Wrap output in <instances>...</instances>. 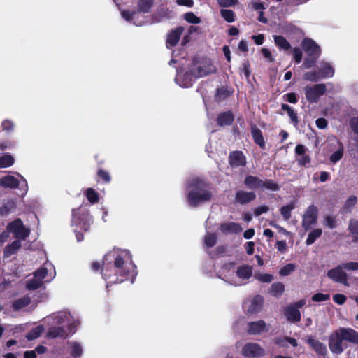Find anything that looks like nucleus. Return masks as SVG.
Wrapping results in <instances>:
<instances>
[{
    "instance_id": "nucleus-6",
    "label": "nucleus",
    "mask_w": 358,
    "mask_h": 358,
    "mask_svg": "<svg viewBox=\"0 0 358 358\" xmlns=\"http://www.w3.org/2000/svg\"><path fill=\"white\" fill-rule=\"evenodd\" d=\"M191 68L197 78L215 73L217 71L212 61L208 58L199 62H194Z\"/></svg>"
},
{
    "instance_id": "nucleus-47",
    "label": "nucleus",
    "mask_w": 358,
    "mask_h": 358,
    "mask_svg": "<svg viewBox=\"0 0 358 358\" xmlns=\"http://www.w3.org/2000/svg\"><path fill=\"white\" fill-rule=\"evenodd\" d=\"M220 15L223 19L229 23L235 21V13L229 9H222L220 10Z\"/></svg>"
},
{
    "instance_id": "nucleus-29",
    "label": "nucleus",
    "mask_w": 358,
    "mask_h": 358,
    "mask_svg": "<svg viewBox=\"0 0 358 358\" xmlns=\"http://www.w3.org/2000/svg\"><path fill=\"white\" fill-rule=\"evenodd\" d=\"M234 121V115L230 111L223 112L217 117V124L220 127L230 125Z\"/></svg>"
},
{
    "instance_id": "nucleus-24",
    "label": "nucleus",
    "mask_w": 358,
    "mask_h": 358,
    "mask_svg": "<svg viewBox=\"0 0 358 358\" xmlns=\"http://www.w3.org/2000/svg\"><path fill=\"white\" fill-rule=\"evenodd\" d=\"M318 72L322 79L331 78L334 75V69L329 62L322 61L320 63Z\"/></svg>"
},
{
    "instance_id": "nucleus-50",
    "label": "nucleus",
    "mask_w": 358,
    "mask_h": 358,
    "mask_svg": "<svg viewBox=\"0 0 358 358\" xmlns=\"http://www.w3.org/2000/svg\"><path fill=\"white\" fill-rule=\"evenodd\" d=\"M231 95V92L226 88L222 87L217 90L216 99L217 101H222Z\"/></svg>"
},
{
    "instance_id": "nucleus-15",
    "label": "nucleus",
    "mask_w": 358,
    "mask_h": 358,
    "mask_svg": "<svg viewBox=\"0 0 358 358\" xmlns=\"http://www.w3.org/2000/svg\"><path fill=\"white\" fill-rule=\"evenodd\" d=\"M330 145L336 150L329 156V161L332 164H336L340 161L343 156L344 147L343 143L336 137L333 136L329 138Z\"/></svg>"
},
{
    "instance_id": "nucleus-44",
    "label": "nucleus",
    "mask_w": 358,
    "mask_h": 358,
    "mask_svg": "<svg viewBox=\"0 0 358 358\" xmlns=\"http://www.w3.org/2000/svg\"><path fill=\"white\" fill-rule=\"evenodd\" d=\"M85 196L87 200L92 203L94 204L99 202V194L92 188H87L85 191Z\"/></svg>"
},
{
    "instance_id": "nucleus-64",
    "label": "nucleus",
    "mask_w": 358,
    "mask_h": 358,
    "mask_svg": "<svg viewBox=\"0 0 358 358\" xmlns=\"http://www.w3.org/2000/svg\"><path fill=\"white\" fill-rule=\"evenodd\" d=\"M324 224L329 229H334L336 227L335 217L327 216L324 218Z\"/></svg>"
},
{
    "instance_id": "nucleus-13",
    "label": "nucleus",
    "mask_w": 358,
    "mask_h": 358,
    "mask_svg": "<svg viewBox=\"0 0 358 358\" xmlns=\"http://www.w3.org/2000/svg\"><path fill=\"white\" fill-rule=\"evenodd\" d=\"M242 354L248 358H259L265 355V351L261 345L257 343H248L243 349Z\"/></svg>"
},
{
    "instance_id": "nucleus-62",
    "label": "nucleus",
    "mask_w": 358,
    "mask_h": 358,
    "mask_svg": "<svg viewBox=\"0 0 358 358\" xmlns=\"http://www.w3.org/2000/svg\"><path fill=\"white\" fill-rule=\"evenodd\" d=\"M293 57L296 64H299L302 59V51L300 48H294L292 50Z\"/></svg>"
},
{
    "instance_id": "nucleus-5",
    "label": "nucleus",
    "mask_w": 358,
    "mask_h": 358,
    "mask_svg": "<svg viewBox=\"0 0 358 358\" xmlns=\"http://www.w3.org/2000/svg\"><path fill=\"white\" fill-rule=\"evenodd\" d=\"M92 222L87 209L80 207L72 210L71 226L76 227L73 231L78 242L84 238L81 231H88Z\"/></svg>"
},
{
    "instance_id": "nucleus-53",
    "label": "nucleus",
    "mask_w": 358,
    "mask_h": 358,
    "mask_svg": "<svg viewBox=\"0 0 358 358\" xmlns=\"http://www.w3.org/2000/svg\"><path fill=\"white\" fill-rule=\"evenodd\" d=\"M357 199L355 196H350L348 197V199L346 200L343 208L346 212H350L352 208L355 206L357 203Z\"/></svg>"
},
{
    "instance_id": "nucleus-10",
    "label": "nucleus",
    "mask_w": 358,
    "mask_h": 358,
    "mask_svg": "<svg viewBox=\"0 0 358 358\" xmlns=\"http://www.w3.org/2000/svg\"><path fill=\"white\" fill-rule=\"evenodd\" d=\"M196 79H197V77L195 76L192 69L189 71L178 69L177 70L175 81L177 85L182 87H189L193 85Z\"/></svg>"
},
{
    "instance_id": "nucleus-61",
    "label": "nucleus",
    "mask_w": 358,
    "mask_h": 358,
    "mask_svg": "<svg viewBox=\"0 0 358 358\" xmlns=\"http://www.w3.org/2000/svg\"><path fill=\"white\" fill-rule=\"evenodd\" d=\"M218 4L222 7H231L238 3V0H217Z\"/></svg>"
},
{
    "instance_id": "nucleus-27",
    "label": "nucleus",
    "mask_w": 358,
    "mask_h": 358,
    "mask_svg": "<svg viewBox=\"0 0 358 358\" xmlns=\"http://www.w3.org/2000/svg\"><path fill=\"white\" fill-rule=\"evenodd\" d=\"M220 230L224 234H238L242 231L243 229L238 223L225 222L220 225Z\"/></svg>"
},
{
    "instance_id": "nucleus-16",
    "label": "nucleus",
    "mask_w": 358,
    "mask_h": 358,
    "mask_svg": "<svg viewBox=\"0 0 358 358\" xmlns=\"http://www.w3.org/2000/svg\"><path fill=\"white\" fill-rule=\"evenodd\" d=\"M252 274V267L249 265H241L236 268L235 280L238 282L236 286H241L245 284Z\"/></svg>"
},
{
    "instance_id": "nucleus-51",
    "label": "nucleus",
    "mask_w": 358,
    "mask_h": 358,
    "mask_svg": "<svg viewBox=\"0 0 358 358\" xmlns=\"http://www.w3.org/2000/svg\"><path fill=\"white\" fill-rule=\"evenodd\" d=\"M282 109L287 113L292 122L295 123L298 122L297 114L289 105L285 103L282 104Z\"/></svg>"
},
{
    "instance_id": "nucleus-3",
    "label": "nucleus",
    "mask_w": 358,
    "mask_h": 358,
    "mask_svg": "<svg viewBox=\"0 0 358 358\" xmlns=\"http://www.w3.org/2000/svg\"><path fill=\"white\" fill-rule=\"evenodd\" d=\"M187 201L192 207L210 200L212 192L210 185L198 177L189 178L186 182Z\"/></svg>"
},
{
    "instance_id": "nucleus-7",
    "label": "nucleus",
    "mask_w": 358,
    "mask_h": 358,
    "mask_svg": "<svg viewBox=\"0 0 358 358\" xmlns=\"http://www.w3.org/2000/svg\"><path fill=\"white\" fill-rule=\"evenodd\" d=\"M20 179H17L13 176H6L0 179V186L5 188H16L20 186V190L22 192V194L24 195L27 192L28 185L26 179L21 175L17 174Z\"/></svg>"
},
{
    "instance_id": "nucleus-60",
    "label": "nucleus",
    "mask_w": 358,
    "mask_h": 358,
    "mask_svg": "<svg viewBox=\"0 0 358 358\" xmlns=\"http://www.w3.org/2000/svg\"><path fill=\"white\" fill-rule=\"evenodd\" d=\"M97 174L99 178H101L104 182L108 183L110 182L111 178L110 176V173L103 170V169H99L97 172Z\"/></svg>"
},
{
    "instance_id": "nucleus-36",
    "label": "nucleus",
    "mask_w": 358,
    "mask_h": 358,
    "mask_svg": "<svg viewBox=\"0 0 358 358\" xmlns=\"http://www.w3.org/2000/svg\"><path fill=\"white\" fill-rule=\"evenodd\" d=\"M153 3V0H138L137 2L138 11L143 13L150 12Z\"/></svg>"
},
{
    "instance_id": "nucleus-18",
    "label": "nucleus",
    "mask_w": 358,
    "mask_h": 358,
    "mask_svg": "<svg viewBox=\"0 0 358 358\" xmlns=\"http://www.w3.org/2000/svg\"><path fill=\"white\" fill-rule=\"evenodd\" d=\"M248 332L250 334L257 335L268 332L271 329V325L266 323L264 320L250 322L248 324Z\"/></svg>"
},
{
    "instance_id": "nucleus-8",
    "label": "nucleus",
    "mask_w": 358,
    "mask_h": 358,
    "mask_svg": "<svg viewBox=\"0 0 358 358\" xmlns=\"http://www.w3.org/2000/svg\"><path fill=\"white\" fill-rule=\"evenodd\" d=\"M236 267L234 263L225 264L220 270L218 277L227 283L236 286L238 282L235 280Z\"/></svg>"
},
{
    "instance_id": "nucleus-63",
    "label": "nucleus",
    "mask_w": 358,
    "mask_h": 358,
    "mask_svg": "<svg viewBox=\"0 0 358 358\" xmlns=\"http://www.w3.org/2000/svg\"><path fill=\"white\" fill-rule=\"evenodd\" d=\"M344 269L347 271H357L358 262H350L342 264Z\"/></svg>"
},
{
    "instance_id": "nucleus-20",
    "label": "nucleus",
    "mask_w": 358,
    "mask_h": 358,
    "mask_svg": "<svg viewBox=\"0 0 358 358\" xmlns=\"http://www.w3.org/2000/svg\"><path fill=\"white\" fill-rule=\"evenodd\" d=\"M229 163L232 168L245 166L247 163L246 157L241 151H233L229 153Z\"/></svg>"
},
{
    "instance_id": "nucleus-31",
    "label": "nucleus",
    "mask_w": 358,
    "mask_h": 358,
    "mask_svg": "<svg viewBox=\"0 0 358 358\" xmlns=\"http://www.w3.org/2000/svg\"><path fill=\"white\" fill-rule=\"evenodd\" d=\"M308 343L319 354L324 355L327 352L326 345L318 340L312 337L308 338Z\"/></svg>"
},
{
    "instance_id": "nucleus-1",
    "label": "nucleus",
    "mask_w": 358,
    "mask_h": 358,
    "mask_svg": "<svg viewBox=\"0 0 358 358\" xmlns=\"http://www.w3.org/2000/svg\"><path fill=\"white\" fill-rule=\"evenodd\" d=\"M136 275V266L128 250L114 248L104 256L102 277L107 281V288L110 284L121 283L126 280L134 283Z\"/></svg>"
},
{
    "instance_id": "nucleus-42",
    "label": "nucleus",
    "mask_w": 358,
    "mask_h": 358,
    "mask_svg": "<svg viewBox=\"0 0 358 358\" xmlns=\"http://www.w3.org/2000/svg\"><path fill=\"white\" fill-rule=\"evenodd\" d=\"M285 291V286L282 282H278L271 285L270 292L274 296H279Z\"/></svg>"
},
{
    "instance_id": "nucleus-40",
    "label": "nucleus",
    "mask_w": 358,
    "mask_h": 358,
    "mask_svg": "<svg viewBox=\"0 0 358 358\" xmlns=\"http://www.w3.org/2000/svg\"><path fill=\"white\" fill-rule=\"evenodd\" d=\"M261 189L276 192L280 189V186L272 180H262Z\"/></svg>"
},
{
    "instance_id": "nucleus-49",
    "label": "nucleus",
    "mask_w": 358,
    "mask_h": 358,
    "mask_svg": "<svg viewBox=\"0 0 358 358\" xmlns=\"http://www.w3.org/2000/svg\"><path fill=\"white\" fill-rule=\"evenodd\" d=\"M294 208V203H289L284 206L280 209L281 215L285 220H288L291 217V212Z\"/></svg>"
},
{
    "instance_id": "nucleus-2",
    "label": "nucleus",
    "mask_w": 358,
    "mask_h": 358,
    "mask_svg": "<svg viewBox=\"0 0 358 358\" xmlns=\"http://www.w3.org/2000/svg\"><path fill=\"white\" fill-rule=\"evenodd\" d=\"M44 321L48 327L46 333L48 338L66 339L75 334L80 324L79 318L67 310L54 313Z\"/></svg>"
},
{
    "instance_id": "nucleus-35",
    "label": "nucleus",
    "mask_w": 358,
    "mask_h": 358,
    "mask_svg": "<svg viewBox=\"0 0 358 358\" xmlns=\"http://www.w3.org/2000/svg\"><path fill=\"white\" fill-rule=\"evenodd\" d=\"M30 303L31 298L28 296H24L13 301L12 308L14 310L17 311L27 306Z\"/></svg>"
},
{
    "instance_id": "nucleus-59",
    "label": "nucleus",
    "mask_w": 358,
    "mask_h": 358,
    "mask_svg": "<svg viewBox=\"0 0 358 358\" xmlns=\"http://www.w3.org/2000/svg\"><path fill=\"white\" fill-rule=\"evenodd\" d=\"M1 127L5 131H11L14 129V123L10 120H5L2 122Z\"/></svg>"
},
{
    "instance_id": "nucleus-41",
    "label": "nucleus",
    "mask_w": 358,
    "mask_h": 358,
    "mask_svg": "<svg viewBox=\"0 0 358 358\" xmlns=\"http://www.w3.org/2000/svg\"><path fill=\"white\" fill-rule=\"evenodd\" d=\"M275 43L280 49L287 50L291 48L287 40L282 36H273Z\"/></svg>"
},
{
    "instance_id": "nucleus-17",
    "label": "nucleus",
    "mask_w": 358,
    "mask_h": 358,
    "mask_svg": "<svg viewBox=\"0 0 358 358\" xmlns=\"http://www.w3.org/2000/svg\"><path fill=\"white\" fill-rule=\"evenodd\" d=\"M343 267L342 265H339L332 269H330L327 272V276L331 280L341 283L345 286H348V275L343 271Z\"/></svg>"
},
{
    "instance_id": "nucleus-52",
    "label": "nucleus",
    "mask_w": 358,
    "mask_h": 358,
    "mask_svg": "<svg viewBox=\"0 0 358 358\" xmlns=\"http://www.w3.org/2000/svg\"><path fill=\"white\" fill-rule=\"evenodd\" d=\"M295 268L296 266L294 264H287L279 271V274L281 276H287L292 273Z\"/></svg>"
},
{
    "instance_id": "nucleus-19",
    "label": "nucleus",
    "mask_w": 358,
    "mask_h": 358,
    "mask_svg": "<svg viewBox=\"0 0 358 358\" xmlns=\"http://www.w3.org/2000/svg\"><path fill=\"white\" fill-rule=\"evenodd\" d=\"M302 48L309 57H319L320 55V48L313 39H303L302 41Z\"/></svg>"
},
{
    "instance_id": "nucleus-9",
    "label": "nucleus",
    "mask_w": 358,
    "mask_h": 358,
    "mask_svg": "<svg viewBox=\"0 0 358 358\" xmlns=\"http://www.w3.org/2000/svg\"><path fill=\"white\" fill-rule=\"evenodd\" d=\"M327 87L324 84H315L312 86L305 87V94L306 99L310 103H316L320 97L324 94Z\"/></svg>"
},
{
    "instance_id": "nucleus-34",
    "label": "nucleus",
    "mask_w": 358,
    "mask_h": 358,
    "mask_svg": "<svg viewBox=\"0 0 358 358\" xmlns=\"http://www.w3.org/2000/svg\"><path fill=\"white\" fill-rule=\"evenodd\" d=\"M138 13L135 11L130 10H122L121 15L122 17L124 18L127 22H132L136 26H142L144 24V22H137L136 20V16Z\"/></svg>"
},
{
    "instance_id": "nucleus-58",
    "label": "nucleus",
    "mask_w": 358,
    "mask_h": 358,
    "mask_svg": "<svg viewBox=\"0 0 358 358\" xmlns=\"http://www.w3.org/2000/svg\"><path fill=\"white\" fill-rule=\"evenodd\" d=\"M318 57H309L304 59L303 66L305 69H310L317 62Z\"/></svg>"
},
{
    "instance_id": "nucleus-14",
    "label": "nucleus",
    "mask_w": 358,
    "mask_h": 358,
    "mask_svg": "<svg viewBox=\"0 0 358 358\" xmlns=\"http://www.w3.org/2000/svg\"><path fill=\"white\" fill-rule=\"evenodd\" d=\"M343 341L339 329L333 332L329 338V348L331 352L336 355L341 354L344 350L343 348Z\"/></svg>"
},
{
    "instance_id": "nucleus-12",
    "label": "nucleus",
    "mask_w": 358,
    "mask_h": 358,
    "mask_svg": "<svg viewBox=\"0 0 358 358\" xmlns=\"http://www.w3.org/2000/svg\"><path fill=\"white\" fill-rule=\"evenodd\" d=\"M318 210L314 205H310L303 215L302 227L306 230H309L317 222Z\"/></svg>"
},
{
    "instance_id": "nucleus-11",
    "label": "nucleus",
    "mask_w": 358,
    "mask_h": 358,
    "mask_svg": "<svg viewBox=\"0 0 358 358\" xmlns=\"http://www.w3.org/2000/svg\"><path fill=\"white\" fill-rule=\"evenodd\" d=\"M7 230L15 235L17 238L24 240L29 236L30 230L26 228L22 220L19 218L9 223L7 226Z\"/></svg>"
},
{
    "instance_id": "nucleus-43",
    "label": "nucleus",
    "mask_w": 358,
    "mask_h": 358,
    "mask_svg": "<svg viewBox=\"0 0 358 358\" xmlns=\"http://www.w3.org/2000/svg\"><path fill=\"white\" fill-rule=\"evenodd\" d=\"M15 159L10 155L6 154L0 157V168H7L14 164Z\"/></svg>"
},
{
    "instance_id": "nucleus-32",
    "label": "nucleus",
    "mask_w": 358,
    "mask_h": 358,
    "mask_svg": "<svg viewBox=\"0 0 358 358\" xmlns=\"http://www.w3.org/2000/svg\"><path fill=\"white\" fill-rule=\"evenodd\" d=\"M251 134L255 143L259 145L262 148H264L265 142L261 130L256 126H252Z\"/></svg>"
},
{
    "instance_id": "nucleus-56",
    "label": "nucleus",
    "mask_w": 358,
    "mask_h": 358,
    "mask_svg": "<svg viewBox=\"0 0 358 358\" xmlns=\"http://www.w3.org/2000/svg\"><path fill=\"white\" fill-rule=\"evenodd\" d=\"M330 299L329 294H324L322 293H317L312 296V300L315 302H322L327 301Z\"/></svg>"
},
{
    "instance_id": "nucleus-28",
    "label": "nucleus",
    "mask_w": 358,
    "mask_h": 358,
    "mask_svg": "<svg viewBox=\"0 0 358 358\" xmlns=\"http://www.w3.org/2000/svg\"><path fill=\"white\" fill-rule=\"evenodd\" d=\"M263 306V298L259 295L255 296L250 301L248 307V312L250 313H256L261 310Z\"/></svg>"
},
{
    "instance_id": "nucleus-54",
    "label": "nucleus",
    "mask_w": 358,
    "mask_h": 358,
    "mask_svg": "<svg viewBox=\"0 0 358 358\" xmlns=\"http://www.w3.org/2000/svg\"><path fill=\"white\" fill-rule=\"evenodd\" d=\"M185 20L192 24H199L201 22V20L199 17L196 16L193 13L189 12L187 13L184 16Z\"/></svg>"
},
{
    "instance_id": "nucleus-33",
    "label": "nucleus",
    "mask_w": 358,
    "mask_h": 358,
    "mask_svg": "<svg viewBox=\"0 0 358 358\" xmlns=\"http://www.w3.org/2000/svg\"><path fill=\"white\" fill-rule=\"evenodd\" d=\"M244 184L250 189L261 188L262 179L252 176H248L245 177Z\"/></svg>"
},
{
    "instance_id": "nucleus-57",
    "label": "nucleus",
    "mask_w": 358,
    "mask_h": 358,
    "mask_svg": "<svg viewBox=\"0 0 358 358\" xmlns=\"http://www.w3.org/2000/svg\"><path fill=\"white\" fill-rule=\"evenodd\" d=\"M349 125L353 133L358 135V117L350 118Z\"/></svg>"
},
{
    "instance_id": "nucleus-26",
    "label": "nucleus",
    "mask_w": 358,
    "mask_h": 358,
    "mask_svg": "<svg viewBox=\"0 0 358 358\" xmlns=\"http://www.w3.org/2000/svg\"><path fill=\"white\" fill-rule=\"evenodd\" d=\"M183 31L182 27H177L175 30H173L167 36L166 46L170 48L176 45L178 42L179 38Z\"/></svg>"
},
{
    "instance_id": "nucleus-23",
    "label": "nucleus",
    "mask_w": 358,
    "mask_h": 358,
    "mask_svg": "<svg viewBox=\"0 0 358 358\" xmlns=\"http://www.w3.org/2000/svg\"><path fill=\"white\" fill-rule=\"evenodd\" d=\"M284 313L287 320L290 322L294 323L301 320V313L294 306H289L286 307Z\"/></svg>"
},
{
    "instance_id": "nucleus-25",
    "label": "nucleus",
    "mask_w": 358,
    "mask_h": 358,
    "mask_svg": "<svg viewBox=\"0 0 358 358\" xmlns=\"http://www.w3.org/2000/svg\"><path fill=\"white\" fill-rule=\"evenodd\" d=\"M256 195L254 192L240 190L236 192L235 200L241 204H245L253 201Z\"/></svg>"
},
{
    "instance_id": "nucleus-39",
    "label": "nucleus",
    "mask_w": 358,
    "mask_h": 358,
    "mask_svg": "<svg viewBox=\"0 0 358 358\" xmlns=\"http://www.w3.org/2000/svg\"><path fill=\"white\" fill-rule=\"evenodd\" d=\"M348 230L353 241H358V220H351L349 222Z\"/></svg>"
},
{
    "instance_id": "nucleus-21",
    "label": "nucleus",
    "mask_w": 358,
    "mask_h": 358,
    "mask_svg": "<svg viewBox=\"0 0 358 358\" xmlns=\"http://www.w3.org/2000/svg\"><path fill=\"white\" fill-rule=\"evenodd\" d=\"M339 331L342 338L349 343L358 344V332L351 328L340 327Z\"/></svg>"
},
{
    "instance_id": "nucleus-4",
    "label": "nucleus",
    "mask_w": 358,
    "mask_h": 358,
    "mask_svg": "<svg viewBox=\"0 0 358 358\" xmlns=\"http://www.w3.org/2000/svg\"><path fill=\"white\" fill-rule=\"evenodd\" d=\"M56 276L53 264L46 262L43 266L33 273V278L27 281L26 288L35 290L41 288L44 283L50 282Z\"/></svg>"
},
{
    "instance_id": "nucleus-38",
    "label": "nucleus",
    "mask_w": 358,
    "mask_h": 358,
    "mask_svg": "<svg viewBox=\"0 0 358 358\" xmlns=\"http://www.w3.org/2000/svg\"><path fill=\"white\" fill-rule=\"evenodd\" d=\"M43 331V326L38 325L37 327L33 328L30 331H29L26 334L25 337L28 341H33L38 338Z\"/></svg>"
},
{
    "instance_id": "nucleus-46",
    "label": "nucleus",
    "mask_w": 358,
    "mask_h": 358,
    "mask_svg": "<svg viewBox=\"0 0 358 358\" xmlns=\"http://www.w3.org/2000/svg\"><path fill=\"white\" fill-rule=\"evenodd\" d=\"M303 78L305 80L314 83L322 79L321 75H320L319 72L317 71H313L305 73L303 76Z\"/></svg>"
},
{
    "instance_id": "nucleus-45",
    "label": "nucleus",
    "mask_w": 358,
    "mask_h": 358,
    "mask_svg": "<svg viewBox=\"0 0 358 358\" xmlns=\"http://www.w3.org/2000/svg\"><path fill=\"white\" fill-rule=\"evenodd\" d=\"M322 235V229H315L310 231L308 236L306 243L308 245H312L316 239Z\"/></svg>"
},
{
    "instance_id": "nucleus-48",
    "label": "nucleus",
    "mask_w": 358,
    "mask_h": 358,
    "mask_svg": "<svg viewBox=\"0 0 358 358\" xmlns=\"http://www.w3.org/2000/svg\"><path fill=\"white\" fill-rule=\"evenodd\" d=\"M217 241V236L215 234L207 233L204 237V245L207 248H212L214 246Z\"/></svg>"
},
{
    "instance_id": "nucleus-37",
    "label": "nucleus",
    "mask_w": 358,
    "mask_h": 358,
    "mask_svg": "<svg viewBox=\"0 0 358 358\" xmlns=\"http://www.w3.org/2000/svg\"><path fill=\"white\" fill-rule=\"evenodd\" d=\"M15 209V202L12 200L4 201L3 206L0 208V214L3 216L7 215Z\"/></svg>"
},
{
    "instance_id": "nucleus-55",
    "label": "nucleus",
    "mask_w": 358,
    "mask_h": 358,
    "mask_svg": "<svg viewBox=\"0 0 358 358\" xmlns=\"http://www.w3.org/2000/svg\"><path fill=\"white\" fill-rule=\"evenodd\" d=\"M255 278L258 280H259L260 282H271L273 280V275H271V274H268V273H265V274H262V273H259V274H256L255 275Z\"/></svg>"
},
{
    "instance_id": "nucleus-22",
    "label": "nucleus",
    "mask_w": 358,
    "mask_h": 358,
    "mask_svg": "<svg viewBox=\"0 0 358 358\" xmlns=\"http://www.w3.org/2000/svg\"><path fill=\"white\" fill-rule=\"evenodd\" d=\"M68 351L73 358H80L83 352V345L76 341L67 342Z\"/></svg>"
},
{
    "instance_id": "nucleus-30",
    "label": "nucleus",
    "mask_w": 358,
    "mask_h": 358,
    "mask_svg": "<svg viewBox=\"0 0 358 358\" xmlns=\"http://www.w3.org/2000/svg\"><path fill=\"white\" fill-rule=\"evenodd\" d=\"M22 243L20 240H15L12 242L11 244L8 245L3 251V257L5 258H8L11 255L17 253L18 250L21 248Z\"/></svg>"
}]
</instances>
